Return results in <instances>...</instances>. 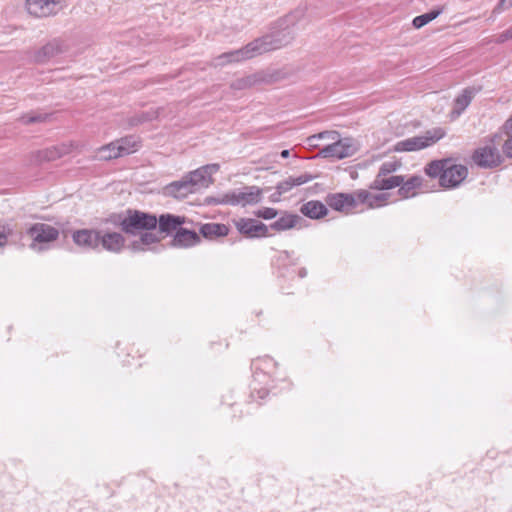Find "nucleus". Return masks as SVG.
<instances>
[{
  "label": "nucleus",
  "mask_w": 512,
  "mask_h": 512,
  "mask_svg": "<svg viewBox=\"0 0 512 512\" xmlns=\"http://www.w3.org/2000/svg\"><path fill=\"white\" fill-rule=\"evenodd\" d=\"M305 16L304 8H297L291 13L280 18L269 34H266L254 41L257 46L258 54L280 49L292 42L295 36L294 27L303 20Z\"/></svg>",
  "instance_id": "obj_1"
},
{
  "label": "nucleus",
  "mask_w": 512,
  "mask_h": 512,
  "mask_svg": "<svg viewBox=\"0 0 512 512\" xmlns=\"http://www.w3.org/2000/svg\"><path fill=\"white\" fill-rule=\"evenodd\" d=\"M219 164H208L184 175L180 180L165 187V193L175 198H185L213 183L212 174L219 170Z\"/></svg>",
  "instance_id": "obj_2"
},
{
  "label": "nucleus",
  "mask_w": 512,
  "mask_h": 512,
  "mask_svg": "<svg viewBox=\"0 0 512 512\" xmlns=\"http://www.w3.org/2000/svg\"><path fill=\"white\" fill-rule=\"evenodd\" d=\"M425 173L431 178H438L439 184L445 189L458 187L467 177L468 169L455 164L451 159L433 160L425 167Z\"/></svg>",
  "instance_id": "obj_3"
},
{
  "label": "nucleus",
  "mask_w": 512,
  "mask_h": 512,
  "mask_svg": "<svg viewBox=\"0 0 512 512\" xmlns=\"http://www.w3.org/2000/svg\"><path fill=\"white\" fill-rule=\"evenodd\" d=\"M501 141V134L495 133L490 136L484 145L474 150L472 161L480 168L493 169L504 162V156L501 154L498 146Z\"/></svg>",
  "instance_id": "obj_4"
},
{
  "label": "nucleus",
  "mask_w": 512,
  "mask_h": 512,
  "mask_svg": "<svg viewBox=\"0 0 512 512\" xmlns=\"http://www.w3.org/2000/svg\"><path fill=\"white\" fill-rule=\"evenodd\" d=\"M157 223L155 215L135 209H128L126 215L119 220L121 230L128 235H136L142 230H154Z\"/></svg>",
  "instance_id": "obj_5"
},
{
  "label": "nucleus",
  "mask_w": 512,
  "mask_h": 512,
  "mask_svg": "<svg viewBox=\"0 0 512 512\" xmlns=\"http://www.w3.org/2000/svg\"><path fill=\"white\" fill-rule=\"evenodd\" d=\"M445 134L444 129L439 127L433 128L431 130H427L423 135L398 141L394 146V150L397 152L419 151L432 146L441 140Z\"/></svg>",
  "instance_id": "obj_6"
},
{
  "label": "nucleus",
  "mask_w": 512,
  "mask_h": 512,
  "mask_svg": "<svg viewBox=\"0 0 512 512\" xmlns=\"http://www.w3.org/2000/svg\"><path fill=\"white\" fill-rule=\"evenodd\" d=\"M357 151V147L351 138H338L331 144L320 149L318 156L322 158L344 159L351 157Z\"/></svg>",
  "instance_id": "obj_7"
},
{
  "label": "nucleus",
  "mask_w": 512,
  "mask_h": 512,
  "mask_svg": "<svg viewBox=\"0 0 512 512\" xmlns=\"http://www.w3.org/2000/svg\"><path fill=\"white\" fill-rule=\"evenodd\" d=\"M256 47L257 46L254 44V41H251L240 49L225 52L217 56L213 60V65L223 66L229 63H238L241 61L252 59L259 55Z\"/></svg>",
  "instance_id": "obj_8"
},
{
  "label": "nucleus",
  "mask_w": 512,
  "mask_h": 512,
  "mask_svg": "<svg viewBox=\"0 0 512 512\" xmlns=\"http://www.w3.org/2000/svg\"><path fill=\"white\" fill-rule=\"evenodd\" d=\"M238 232L248 238H261L269 235V227L252 218H239L233 221Z\"/></svg>",
  "instance_id": "obj_9"
},
{
  "label": "nucleus",
  "mask_w": 512,
  "mask_h": 512,
  "mask_svg": "<svg viewBox=\"0 0 512 512\" xmlns=\"http://www.w3.org/2000/svg\"><path fill=\"white\" fill-rule=\"evenodd\" d=\"M33 239L31 248L35 249L36 243H49L58 239L59 231L55 227L45 223H35L27 231Z\"/></svg>",
  "instance_id": "obj_10"
},
{
  "label": "nucleus",
  "mask_w": 512,
  "mask_h": 512,
  "mask_svg": "<svg viewBox=\"0 0 512 512\" xmlns=\"http://www.w3.org/2000/svg\"><path fill=\"white\" fill-rule=\"evenodd\" d=\"M125 243L126 239L121 233L99 230L98 250L101 248L118 254L125 248Z\"/></svg>",
  "instance_id": "obj_11"
},
{
  "label": "nucleus",
  "mask_w": 512,
  "mask_h": 512,
  "mask_svg": "<svg viewBox=\"0 0 512 512\" xmlns=\"http://www.w3.org/2000/svg\"><path fill=\"white\" fill-rule=\"evenodd\" d=\"M326 203L335 211L350 213L356 208L354 192L332 193L326 196Z\"/></svg>",
  "instance_id": "obj_12"
},
{
  "label": "nucleus",
  "mask_w": 512,
  "mask_h": 512,
  "mask_svg": "<svg viewBox=\"0 0 512 512\" xmlns=\"http://www.w3.org/2000/svg\"><path fill=\"white\" fill-rule=\"evenodd\" d=\"M71 237L75 245L82 249L98 250V229H78L72 232Z\"/></svg>",
  "instance_id": "obj_13"
},
{
  "label": "nucleus",
  "mask_w": 512,
  "mask_h": 512,
  "mask_svg": "<svg viewBox=\"0 0 512 512\" xmlns=\"http://www.w3.org/2000/svg\"><path fill=\"white\" fill-rule=\"evenodd\" d=\"M354 198L356 207L359 204H364L368 209H375L382 207L386 204L389 194L380 193V194H372L368 190L359 189L354 191Z\"/></svg>",
  "instance_id": "obj_14"
},
{
  "label": "nucleus",
  "mask_w": 512,
  "mask_h": 512,
  "mask_svg": "<svg viewBox=\"0 0 512 512\" xmlns=\"http://www.w3.org/2000/svg\"><path fill=\"white\" fill-rule=\"evenodd\" d=\"M26 8L35 17H48L57 13L58 3L55 0H26Z\"/></svg>",
  "instance_id": "obj_15"
},
{
  "label": "nucleus",
  "mask_w": 512,
  "mask_h": 512,
  "mask_svg": "<svg viewBox=\"0 0 512 512\" xmlns=\"http://www.w3.org/2000/svg\"><path fill=\"white\" fill-rule=\"evenodd\" d=\"M64 51V43L60 39H53L35 52L34 61L37 63H45Z\"/></svg>",
  "instance_id": "obj_16"
},
{
  "label": "nucleus",
  "mask_w": 512,
  "mask_h": 512,
  "mask_svg": "<svg viewBox=\"0 0 512 512\" xmlns=\"http://www.w3.org/2000/svg\"><path fill=\"white\" fill-rule=\"evenodd\" d=\"M200 236L195 232L185 228H179L171 242L173 247L188 248L200 243Z\"/></svg>",
  "instance_id": "obj_17"
},
{
  "label": "nucleus",
  "mask_w": 512,
  "mask_h": 512,
  "mask_svg": "<svg viewBox=\"0 0 512 512\" xmlns=\"http://www.w3.org/2000/svg\"><path fill=\"white\" fill-rule=\"evenodd\" d=\"M159 226V232L166 235L176 232L182 224L185 223V217L177 216L173 214H162L157 218Z\"/></svg>",
  "instance_id": "obj_18"
},
{
  "label": "nucleus",
  "mask_w": 512,
  "mask_h": 512,
  "mask_svg": "<svg viewBox=\"0 0 512 512\" xmlns=\"http://www.w3.org/2000/svg\"><path fill=\"white\" fill-rule=\"evenodd\" d=\"M160 240L161 238L158 237L155 233L147 231L142 233L138 239L133 240L128 245V248L134 253L145 252L148 250H152L150 246L158 244Z\"/></svg>",
  "instance_id": "obj_19"
},
{
  "label": "nucleus",
  "mask_w": 512,
  "mask_h": 512,
  "mask_svg": "<svg viewBox=\"0 0 512 512\" xmlns=\"http://www.w3.org/2000/svg\"><path fill=\"white\" fill-rule=\"evenodd\" d=\"M402 182V175L375 176L374 180L369 185V188L377 191L391 190L396 187L399 188Z\"/></svg>",
  "instance_id": "obj_20"
},
{
  "label": "nucleus",
  "mask_w": 512,
  "mask_h": 512,
  "mask_svg": "<svg viewBox=\"0 0 512 512\" xmlns=\"http://www.w3.org/2000/svg\"><path fill=\"white\" fill-rule=\"evenodd\" d=\"M423 178L418 175H414L405 179L403 176V182L399 186L398 195L401 198L408 199L417 195V189L421 187Z\"/></svg>",
  "instance_id": "obj_21"
},
{
  "label": "nucleus",
  "mask_w": 512,
  "mask_h": 512,
  "mask_svg": "<svg viewBox=\"0 0 512 512\" xmlns=\"http://www.w3.org/2000/svg\"><path fill=\"white\" fill-rule=\"evenodd\" d=\"M474 97V91L470 88H466L458 95L454 100V107L451 111V118H458L463 111L470 105Z\"/></svg>",
  "instance_id": "obj_22"
},
{
  "label": "nucleus",
  "mask_w": 512,
  "mask_h": 512,
  "mask_svg": "<svg viewBox=\"0 0 512 512\" xmlns=\"http://www.w3.org/2000/svg\"><path fill=\"white\" fill-rule=\"evenodd\" d=\"M301 213L311 219H319L327 215L328 209L321 201L311 200L300 208Z\"/></svg>",
  "instance_id": "obj_23"
},
{
  "label": "nucleus",
  "mask_w": 512,
  "mask_h": 512,
  "mask_svg": "<svg viewBox=\"0 0 512 512\" xmlns=\"http://www.w3.org/2000/svg\"><path fill=\"white\" fill-rule=\"evenodd\" d=\"M238 199L241 206L257 204L262 199V190L257 186H246L239 189Z\"/></svg>",
  "instance_id": "obj_24"
},
{
  "label": "nucleus",
  "mask_w": 512,
  "mask_h": 512,
  "mask_svg": "<svg viewBox=\"0 0 512 512\" xmlns=\"http://www.w3.org/2000/svg\"><path fill=\"white\" fill-rule=\"evenodd\" d=\"M72 150V145L70 144H60L57 146H53L50 148H46L44 150L39 151V158L43 161H55L67 154H69Z\"/></svg>",
  "instance_id": "obj_25"
},
{
  "label": "nucleus",
  "mask_w": 512,
  "mask_h": 512,
  "mask_svg": "<svg viewBox=\"0 0 512 512\" xmlns=\"http://www.w3.org/2000/svg\"><path fill=\"white\" fill-rule=\"evenodd\" d=\"M314 178L315 177L309 173H304V174L296 176V177L290 176L287 179H285L284 181L279 182L276 189H277L278 193L281 195V194L287 193L293 187L305 184V183L313 180Z\"/></svg>",
  "instance_id": "obj_26"
},
{
  "label": "nucleus",
  "mask_w": 512,
  "mask_h": 512,
  "mask_svg": "<svg viewBox=\"0 0 512 512\" xmlns=\"http://www.w3.org/2000/svg\"><path fill=\"white\" fill-rule=\"evenodd\" d=\"M300 220L301 217L297 214L284 212L276 221L271 223L269 227L277 232H282L294 228Z\"/></svg>",
  "instance_id": "obj_27"
},
{
  "label": "nucleus",
  "mask_w": 512,
  "mask_h": 512,
  "mask_svg": "<svg viewBox=\"0 0 512 512\" xmlns=\"http://www.w3.org/2000/svg\"><path fill=\"white\" fill-rule=\"evenodd\" d=\"M228 233V226L221 223H206L200 227V234L206 239L224 237L227 236Z\"/></svg>",
  "instance_id": "obj_28"
},
{
  "label": "nucleus",
  "mask_w": 512,
  "mask_h": 512,
  "mask_svg": "<svg viewBox=\"0 0 512 512\" xmlns=\"http://www.w3.org/2000/svg\"><path fill=\"white\" fill-rule=\"evenodd\" d=\"M119 147H117L118 155H129L134 153L140 147V142L135 136H126L117 140Z\"/></svg>",
  "instance_id": "obj_29"
},
{
  "label": "nucleus",
  "mask_w": 512,
  "mask_h": 512,
  "mask_svg": "<svg viewBox=\"0 0 512 512\" xmlns=\"http://www.w3.org/2000/svg\"><path fill=\"white\" fill-rule=\"evenodd\" d=\"M239 189L228 191L218 197H211L208 200L209 204H216V205H232L237 206L239 205Z\"/></svg>",
  "instance_id": "obj_30"
},
{
  "label": "nucleus",
  "mask_w": 512,
  "mask_h": 512,
  "mask_svg": "<svg viewBox=\"0 0 512 512\" xmlns=\"http://www.w3.org/2000/svg\"><path fill=\"white\" fill-rule=\"evenodd\" d=\"M264 81H266L265 75L262 72H259V73H255L253 75H249L247 77L235 80L231 84V87L234 89L241 90V89L249 88L257 83L264 82Z\"/></svg>",
  "instance_id": "obj_31"
},
{
  "label": "nucleus",
  "mask_w": 512,
  "mask_h": 512,
  "mask_svg": "<svg viewBox=\"0 0 512 512\" xmlns=\"http://www.w3.org/2000/svg\"><path fill=\"white\" fill-rule=\"evenodd\" d=\"M443 10V7H439L437 9L431 10L428 13L416 16L412 21L414 28H422L432 20L436 19L443 12Z\"/></svg>",
  "instance_id": "obj_32"
},
{
  "label": "nucleus",
  "mask_w": 512,
  "mask_h": 512,
  "mask_svg": "<svg viewBox=\"0 0 512 512\" xmlns=\"http://www.w3.org/2000/svg\"><path fill=\"white\" fill-rule=\"evenodd\" d=\"M117 147H119L117 140L102 146L98 149V158L100 160H111L122 157L123 155H118Z\"/></svg>",
  "instance_id": "obj_33"
},
{
  "label": "nucleus",
  "mask_w": 512,
  "mask_h": 512,
  "mask_svg": "<svg viewBox=\"0 0 512 512\" xmlns=\"http://www.w3.org/2000/svg\"><path fill=\"white\" fill-rule=\"evenodd\" d=\"M401 164L397 161H387L382 163L376 176H389L400 168Z\"/></svg>",
  "instance_id": "obj_34"
},
{
  "label": "nucleus",
  "mask_w": 512,
  "mask_h": 512,
  "mask_svg": "<svg viewBox=\"0 0 512 512\" xmlns=\"http://www.w3.org/2000/svg\"><path fill=\"white\" fill-rule=\"evenodd\" d=\"M504 128L506 130H512V117L509 118L505 125H504ZM507 134L509 135L508 136V139L504 142L502 148H503V153L505 154L506 157L512 159V133L509 134L507 132Z\"/></svg>",
  "instance_id": "obj_35"
},
{
  "label": "nucleus",
  "mask_w": 512,
  "mask_h": 512,
  "mask_svg": "<svg viewBox=\"0 0 512 512\" xmlns=\"http://www.w3.org/2000/svg\"><path fill=\"white\" fill-rule=\"evenodd\" d=\"M255 216L258 218H263L265 220L274 219L278 215V211L275 208L271 207H263L254 212Z\"/></svg>",
  "instance_id": "obj_36"
},
{
  "label": "nucleus",
  "mask_w": 512,
  "mask_h": 512,
  "mask_svg": "<svg viewBox=\"0 0 512 512\" xmlns=\"http://www.w3.org/2000/svg\"><path fill=\"white\" fill-rule=\"evenodd\" d=\"M47 118V115H33V116H22L21 121L25 124H31L36 122H43Z\"/></svg>",
  "instance_id": "obj_37"
},
{
  "label": "nucleus",
  "mask_w": 512,
  "mask_h": 512,
  "mask_svg": "<svg viewBox=\"0 0 512 512\" xmlns=\"http://www.w3.org/2000/svg\"><path fill=\"white\" fill-rule=\"evenodd\" d=\"M510 7H512V0H500L495 6L493 12L499 14Z\"/></svg>",
  "instance_id": "obj_38"
},
{
  "label": "nucleus",
  "mask_w": 512,
  "mask_h": 512,
  "mask_svg": "<svg viewBox=\"0 0 512 512\" xmlns=\"http://www.w3.org/2000/svg\"><path fill=\"white\" fill-rule=\"evenodd\" d=\"M12 234L13 230L10 227H4L3 230L0 231V248L7 244L8 237Z\"/></svg>",
  "instance_id": "obj_39"
},
{
  "label": "nucleus",
  "mask_w": 512,
  "mask_h": 512,
  "mask_svg": "<svg viewBox=\"0 0 512 512\" xmlns=\"http://www.w3.org/2000/svg\"><path fill=\"white\" fill-rule=\"evenodd\" d=\"M317 137H320L321 139H328L331 141L337 140L340 135L337 131H323L317 134Z\"/></svg>",
  "instance_id": "obj_40"
},
{
  "label": "nucleus",
  "mask_w": 512,
  "mask_h": 512,
  "mask_svg": "<svg viewBox=\"0 0 512 512\" xmlns=\"http://www.w3.org/2000/svg\"><path fill=\"white\" fill-rule=\"evenodd\" d=\"M512 39V36L510 34V32L507 30L503 31L502 33H500L497 37V40L496 42L501 44V43H504L508 40Z\"/></svg>",
  "instance_id": "obj_41"
},
{
  "label": "nucleus",
  "mask_w": 512,
  "mask_h": 512,
  "mask_svg": "<svg viewBox=\"0 0 512 512\" xmlns=\"http://www.w3.org/2000/svg\"><path fill=\"white\" fill-rule=\"evenodd\" d=\"M321 140L320 137H317V134L315 135H312V136H309L307 138V142L310 146L312 147H317L318 146V141Z\"/></svg>",
  "instance_id": "obj_42"
},
{
  "label": "nucleus",
  "mask_w": 512,
  "mask_h": 512,
  "mask_svg": "<svg viewBox=\"0 0 512 512\" xmlns=\"http://www.w3.org/2000/svg\"><path fill=\"white\" fill-rule=\"evenodd\" d=\"M306 274H307L306 269H304V268L300 269V271H299V276H300V277H302V278H303V277H305V276H306Z\"/></svg>",
  "instance_id": "obj_43"
},
{
  "label": "nucleus",
  "mask_w": 512,
  "mask_h": 512,
  "mask_svg": "<svg viewBox=\"0 0 512 512\" xmlns=\"http://www.w3.org/2000/svg\"><path fill=\"white\" fill-rule=\"evenodd\" d=\"M289 153H290V152H289V150H283V151L281 152V156H282L283 158H287V157L289 156Z\"/></svg>",
  "instance_id": "obj_44"
},
{
  "label": "nucleus",
  "mask_w": 512,
  "mask_h": 512,
  "mask_svg": "<svg viewBox=\"0 0 512 512\" xmlns=\"http://www.w3.org/2000/svg\"><path fill=\"white\" fill-rule=\"evenodd\" d=\"M145 120H146V119H144V118H143V119H139V120H138V123L143 122V121H145Z\"/></svg>",
  "instance_id": "obj_45"
},
{
  "label": "nucleus",
  "mask_w": 512,
  "mask_h": 512,
  "mask_svg": "<svg viewBox=\"0 0 512 512\" xmlns=\"http://www.w3.org/2000/svg\"><path fill=\"white\" fill-rule=\"evenodd\" d=\"M508 31L510 32L511 36H512V27L508 29Z\"/></svg>",
  "instance_id": "obj_46"
}]
</instances>
